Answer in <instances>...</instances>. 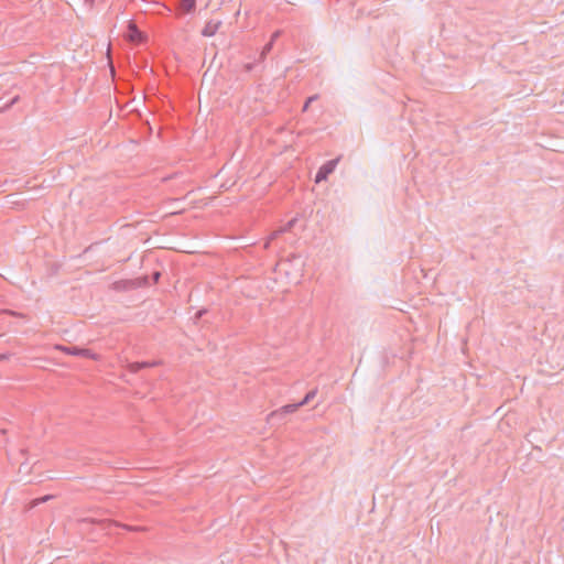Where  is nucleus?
<instances>
[{
	"mask_svg": "<svg viewBox=\"0 0 564 564\" xmlns=\"http://www.w3.org/2000/svg\"><path fill=\"white\" fill-rule=\"evenodd\" d=\"M297 221V218H292L291 220H289L279 231H275L273 234V237H276L281 232H286V231H290L294 225L296 224Z\"/></svg>",
	"mask_w": 564,
	"mask_h": 564,
	"instance_id": "ddd939ff",
	"label": "nucleus"
},
{
	"mask_svg": "<svg viewBox=\"0 0 564 564\" xmlns=\"http://www.w3.org/2000/svg\"><path fill=\"white\" fill-rule=\"evenodd\" d=\"M10 357H11V354H9V352L0 354V362L4 361V360H9Z\"/></svg>",
	"mask_w": 564,
	"mask_h": 564,
	"instance_id": "6ab92c4d",
	"label": "nucleus"
},
{
	"mask_svg": "<svg viewBox=\"0 0 564 564\" xmlns=\"http://www.w3.org/2000/svg\"><path fill=\"white\" fill-rule=\"evenodd\" d=\"M161 272L160 271H153L150 279L152 280V282L155 284L160 281L161 279Z\"/></svg>",
	"mask_w": 564,
	"mask_h": 564,
	"instance_id": "dca6fc26",
	"label": "nucleus"
},
{
	"mask_svg": "<svg viewBox=\"0 0 564 564\" xmlns=\"http://www.w3.org/2000/svg\"><path fill=\"white\" fill-rule=\"evenodd\" d=\"M282 31L276 30L272 33L270 41L262 47V51L260 53L259 62H262L265 59L267 55L271 52L274 42L281 36Z\"/></svg>",
	"mask_w": 564,
	"mask_h": 564,
	"instance_id": "0eeeda50",
	"label": "nucleus"
},
{
	"mask_svg": "<svg viewBox=\"0 0 564 564\" xmlns=\"http://www.w3.org/2000/svg\"><path fill=\"white\" fill-rule=\"evenodd\" d=\"M221 24L223 22L220 20H209L206 22L205 26L200 31V34L205 37L214 36L221 26Z\"/></svg>",
	"mask_w": 564,
	"mask_h": 564,
	"instance_id": "423d86ee",
	"label": "nucleus"
},
{
	"mask_svg": "<svg viewBox=\"0 0 564 564\" xmlns=\"http://www.w3.org/2000/svg\"><path fill=\"white\" fill-rule=\"evenodd\" d=\"M299 259H300V256H299V254H296V253H292V254H290V256L286 258V260H285V261L293 262V261H296V260H299Z\"/></svg>",
	"mask_w": 564,
	"mask_h": 564,
	"instance_id": "a211bd4d",
	"label": "nucleus"
},
{
	"mask_svg": "<svg viewBox=\"0 0 564 564\" xmlns=\"http://www.w3.org/2000/svg\"><path fill=\"white\" fill-rule=\"evenodd\" d=\"M207 313V310L206 308H202V310H198L193 319H194V323H197L205 314Z\"/></svg>",
	"mask_w": 564,
	"mask_h": 564,
	"instance_id": "2eb2a0df",
	"label": "nucleus"
},
{
	"mask_svg": "<svg viewBox=\"0 0 564 564\" xmlns=\"http://www.w3.org/2000/svg\"><path fill=\"white\" fill-rule=\"evenodd\" d=\"M253 67H254V64H253V63H248V64H246V65H245V69H246L247 72H251V70L253 69Z\"/></svg>",
	"mask_w": 564,
	"mask_h": 564,
	"instance_id": "aec40b11",
	"label": "nucleus"
},
{
	"mask_svg": "<svg viewBox=\"0 0 564 564\" xmlns=\"http://www.w3.org/2000/svg\"><path fill=\"white\" fill-rule=\"evenodd\" d=\"M8 315L19 317V318H26V315L23 313L11 311V310H2V311H0V321H2V318Z\"/></svg>",
	"mask_w": 564,
	"mask_h": 564,
	"instance_id": "f8f14e48",
	"label": "nucleus"
},
{
	"mask_svg": "<svg viewBox=\"0 0 564 564\" xmlns=\"http://www.w3.org/2000/svg\"><path fill=\"white\" fill-rule=\"evenodd\" d=\"M51 498H52V496L46 495V496H44V497H42V498H39V499L34 500V505H35V506H36V505H40V503H42V502H45V501L50 500Z\"/></svg>",
	"mask_w": 564,
	"mask_h": 564,
	"instance_id": "f3484780",
	"label": "nucleus"
},
{
	"mask_svg": "<svg viewBox=\"0 0 564 564\" xmlns=\"http://www.w3.org/2000/svg\"><path fill=\"white\" fill-rule=\"evenodd\" d=\"M339 158L326 161L315 174V183L326 181L328 176L335 171Z\"/></svg>",
	"mask_w": 564,
	"mask_h": 564,
	"instance_id": "f03ea898",
	"label": "nucleus"
},
{
	"mask_svg": "<svg viewBox=\"0 0 564 564\" xmlns=\"http://www.w3.org/2000/svg\"><path fill=\"white\" fill-rule=\"evenodd\" d=\"M296 410H297V405H295L294 403L283 405L280 409L272 411L267 416V422L271 426H279L284 422L285 417L289 414L294 413Z\"/></svg>",
	"mask_w": 564,
	"mask_h": 564,
	"instance_id": "f257e3e1",
	"label": "nucleus"
},
{
	"mask_svg": "<svg viewBox=\"0 0 564 564\" xmlns=\"http://www.w3.org/2000/svg\"><path fill=\"white\" fill-rule=\"evenodd\" d=\"M112 289L118 292L134 290L133 279L119 280L112 283Z\"/></svg>",
	"mask_w": 564,
	"mask_h": 564,
	"instance_id": "1a4fd4ad",
	"label": "nucleus"
},
{
	"mask_svg": "<svg viewBox=\"0 0 564 564\" xmlns=\"http://www.w3.org/2000/svg\"><path fill=\"white\" fill-rule=\"evenodd\" d=\"M19 98H20L19 96L13 97V98L11 99L10 104L8 105V107H10V106H12L13 104L18 102Z\"/></svg>",
	"mask_w": 564,
	"mask_h": 564,
	"instance_id": "412c9836",
	"label": "nucleus"
},
{
	"mask_svg": "<svg viewBox=\"0 0 564 564\" xmlns=\"http://www.w3.org/2000/svg\"><path fill=\"white\" fill-rule=\"evenodd\" d=\"M197 0H178L177 2V15L193 13L196 10Z\"/></svg>",
	"mask_w": 564,
	"mask_h": 564,
	"instance_id": "39448f33",
	"label": "nucleus"
},
{
	"mask_svg": "<svg viewBox=\"0 0 564 564\" xmlns=\"http://www.w3.org/2000/svg\"><path fill=\"white\" fill-rule=\"evenodd\" d=\"M133 285H134V290L149 286L150 285V276L141 275V276L134 278Z\"/></svg>",
	"mask_w": 564,
	"mask_h": 564,
	"instance_id": "9b49d317",
	"label": "nucleus"
},
{
	"mask_svg": "<svg viewBox=\"0 0 564 564\" xmlns=\"http://www.w3.org/2000/svg\"><path fill=\"white\" fill-rule=\"evenodd\" d=\"M316 393H317V389H313V390L308 391L301 401H299L294 404L297 405V409H300L301 406L308 404L315 398Z\"/></svg>",
	"mask_w": 564,
	"mask_h": 564,
	"instance_id": "9d476101",
	"label": "nucleus"
},
{
	"mask_svg": "<svg viewBox=\"0 0 564 564\" xmlns=\"http://www.w3.org/2000/svg\"><path fill=\"white\" fill-rule=\"evenodd\" d=\"M126 39L132 43H143L147 35L142 32L133 21H129L127 25Z\"/></svg>",
	"mask_w": 564,
	"mask_h": 564,
	"instance_id": "7ed1b4c3",
	"label": "nucleus"
},
{
	"mask_svg": "<svg viewBox=\"0 0 564 564\" xmlns=\"http://www.w3.org/2000/svg\"><path fill=\"white\" fill-rule=\"evenodd\" d=\"M317 99H318V95L310 96V97L305 100V102H304V105H303V108H302V111H303V112L307 111V110H308V108H310V105H311L313 101L317 100Z\"/></svg>",
	"mask_w": 564,
	"mask_h": 564,
	"instance_id": "4468645a",
	"label": "nucleus"
},
{
	"mask_svg": "<svg viewBox=\"0 0 564 564\" xmlns=\"http://www.w3.org/2000/svg\"><path fill=\"white\" fill-rule=\"evenodd\" d=\"M159 364V361H133L128 364V369L130 372L137 373L142 369L151 368L158 366Z\"/></svg>",
	"mask_w": 564,
	"mask_h": 564,
	"instance_id": "6e6552de",
	"label": "nucleus"
},
{
	"mask_svg": "<svg viewBox=\"0 0 564 564\" xmlns=\"http://www.w3.org/2000/svg\"><path fill=\"white\" fill-rule=\"evenodd\" d=\"M64 351L70 356H80V357L89 358L93 360L98 359V355L96 352H94L93 350L85 348V347L68 346V347H64Z\"/></svg>",
	"mask_w": 564,
	"mask_h": 564,
	"instance_id": "20e7f679",
	"label": "nucleus"
}]
</instances>
